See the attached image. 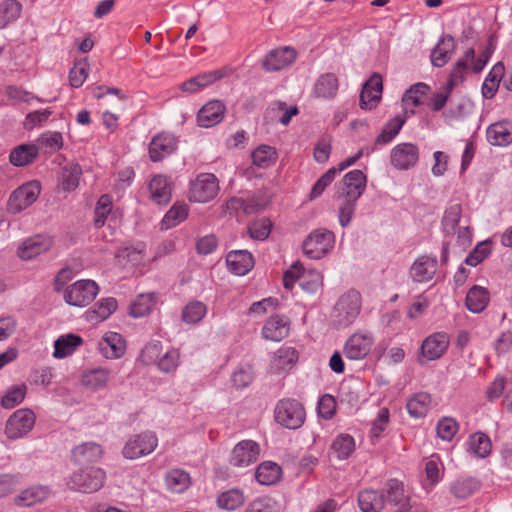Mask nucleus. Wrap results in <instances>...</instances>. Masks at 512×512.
<instances>
[{"label":"nucleus","mask_w":512,"mask_h":512,"mask_svg":"<svg viewBox=\"0 0 512 512\" xmlns=\"http://www.w3.org/2000/svg\"><path fill=\"white\" fill-rule=\"evenodd\" d=\"M474 61V49L469 48L465 51L462 58L458 59L456 63L454 64L449 78L447 80V83L445 84L448 86V90H453L455 87H457L467 75L469 70H472V64Z\"/></svg>","instance_id":"nucleus-21"},{"label":"nucleus","mask_w":512,"mask_h":512,"mask_svg":"<svg viewBox=\"0 0 512 512\" xmlns=\"http://www.w3.org/2000/svg\"><path fill=\"white\" fill-rule=\"evenodd\" d=\"M338 205V220L342 227H346L352 220L358 200H352L348 197H342L337 193Z\"/></svg>","instance_id":"nucleus-52"},{"label":"nucleus","mask_w":512,"mask_h":512,"mask_svg":"<svg viewBox=\"0 0 512 512\" xmlns=\"http://www.w3.org/2000/svg\"><path fill=\"white\" fill-rule=\"evenodd\" d=\"M103 454L102 447L96 442L82 443L72 450V459L78 465L98 461Z\"/></svg>","instance_id":"nucleus-25"},{"label":"nucleus","mask_w":512,"mask_h":512,"mask_svg":"<svg viewBox=\"0 0 512 512\" xmlns=\"http://www.w3.org/2000/svg\"><path fill=\"white\" fill-rule=\"evenodd\" d=\"M406 121V116L397 115L393 119L389 120L378 135L376 142L386 144L392 141L402 129Z\"/></svg>","instance_id":"nucleus-49"},{"label":"nucleus","mask_w":512,"mask_h":512,"mask_svg":"<svg viewBox=\"0 0 512 512\" xmlns=\"http://www.w3.org/2000/svg\"><path fill=\"white\" fill-rule=\"evenodd\" d=\"M22 5L16 0H4L0 3V29L15 22L21 15Z\"/></svg>","instance_id":"nucleus-42"},{"label":"nucleus","mask_w":512,"mask_h":512,"mask_svg":"<svg viewBox=\"0 0 512 512\" xmlns=\"http://www.w3.org/2000/svg\"><path fill=\"white\" fill-rule=\"evenodd\" d=\"M336 400L330 394L322 395L317 401V412L319 417L330 420L336 413Z\"/></svg>","instance_id":"nucleus-60"},{"label":"nucleus","mask_w":512,"mask_h":512,"mask_svg":"<svg viewBox=\"0 0 512 512\" xmlns=\"http://www.w3.org/2000/svg\"><path fill=\"white\" fill-rule=\"evenodd\" d=\"M336 176V168H330L327 170L313 185L309 198L315 200L319 198L325 189L333 182Z\"/></svg>","instance_id":"nucleus-61"},{"label":"nucleus","mask_w":512,"mask_h":512,"mask_svg":"<svg viewBox=\"0 0 512 512\" xmlns=\"http://www.w3.org/2000/svg\"><path fill=\"white\" fill-rule=\"evenodd\" d=\"M480 488V481L474 477H464L457 479L451 485V493L459 498L465 499L471 496Z\"/></svg>","instance_id":"nucleus-41"},{"label":"nucleus","mask_w":512,"mask_h":512,"mask_svg":"<svg viewBox=\"0 0 512 512\" xmlns=\"http://www.w3.org/2000/svg\"><path fill=\"white\" fill-rule=\"evenodd\" d=\"M49 494L50 491L45 486H32L21 491L15 497V503L23 507L32 506L45 500Z\"/></svg>","instance_id":"nucleus-32"},{"label":"nucleus","mask_w":512,"mask_h":512,"mask_svg":"<svg viewBox=\"0 0 512 512\" xmlns=\"http://www.w3.org/2000/svg\"><path fill=\"white\" fill-rule=\"evenodd\" d=\"M112 199L109 195H102L95 207V225L102 227L112 211Z\"/></svg>","instance_id":"nucleus-58"},{"label":"nucleus","mask_w":512,"mask_h":512,"mask_svg":"<svg viewBox=\"0 0 512 512\" xmlns=\"http://www.w3.org/2000/svg\"><path fill=\"white\" fill-rule=\"evenodd\" d=\"M231 73V69L228 67H224L218 70H213L209 72H205L203 74H199L195 77H192L181 84V90L186 93L194 94L205 87L213 84L217 80L222 79L223 77L229 75Z\"/></svg>","instance_id":"nucleus-16"},{"label":"nucleus","mask_w":512,"mask_h":512,"mask_svg":"<svg viewBox=\"0 0 512 512\" xmlns=\"http://www.w3.org/2000/svg\"><path fill=\"white\" fill-rule=\"evenodd\" d=\"M335 235L325 228L313 230L303 241V253L310 259L318 260L326 256L334 247Z\"/></svg>","instance_id":"nucleus-3"},{"label":"nucleus","mask_w":512,"mask_h":512,"mask_svg":"<svg viewBox=\"0 0 512 512\" xmlns=\"http://www.w3.org/2000/svg\"><path fill=\"white\" fill-rule=\"evenodd\" d=\"M69 269H62L55 279V290L62 291L65 302L75 307L88 306L98 295L99 286L91 279H82L73 284L63 287L70 277Z\"/></svg>","instance_id":"nucleus-1"},{"label":"nucleus","mask_w":512,"mask_h":512,"mask_svg":"<svg viewBox=\"0 0 512 512\" xmlns=\"http://www.w3.org/2000/svg\"><path fill=\"white\" fill-rule=\"evenodd\" d=\"M428 89V85L417 83L406 90L402 97V105L406 115L415 113V108L422 103Z\"/></svg>","instance_id":"nucleus-30"},{"label":"nucleus","mask_w":512,"mask_h":512,"mask_svg":"<svg viewBox=\"0 0 512 512\" xmlns=\"http://www.w3.org/2000/svg\"><path fill=\"white\" fill-rule=\"evenodd\" d=\"M375 339L372 333L357 331L345 343L346 352H369L374 346Z\"/></svg>","instance_id":"nucleus-33"},{"label":"nucleus","mask_w":512,"mask_h":512,"mask_svg":"<svg viewBox=\"0 0 512 512\" xmlns=\"http://www.w3.org/2000/svg\"><path fill=\"white\" fill-rule=\"evenodd\" d=\"M274 418L287 429H298L304 423L305 410L297 400L282 399L275 406Z\"/></svg>","instance_id":"nucleus-4"},{"label":"nucleus","mask_w":512,"mask_h":512,"mask_svg":"<svg viewBox=\"0 0 512 512\" xmlns=\"http://www.w3.org/2000/svg\"><path fill=\"white\" fill-rule=\"evenodd\" d=\"M219 192V181L212 173H201L190 182L189 200L195 203H207Z\"/></svg>","instance_id":"nucleus-7"},{"label":"nucleus","mask_w":512,"mask_h":512,"mask_svg":"<svg viewBox=\"0 0 512 512\" xmlns=\"http://www.w3.org/2000/svg\"><path fill=\"white\" fill-rule=\"evenodd\" d=\"M117 309V301L113 297L99 300L89 311L88 317L91 321L100 322L107 319Z\"/></svg>","instance_id":"nucleus-40"},{"label":"nucleus","mask_w":512,"mask_h":512,"mask_svg":"<svg viewBox=\"0 0 512 512\" xmlns=\"http://www.w3.org/2000/svg\"><path fill=\"white\" fill-rule=\"evenodd\" d=\"M224 111L225 107L220 101H210L199 110L197 122L202 127H212L223 119Z\"/></svg>","instance_id":"nucleus-24"},{"label":"nucleus","mask_w":512,"mask_h":512,"mask_svg":"<svg viewBox=\"0 0 512 512\" xmlns=\"http://www.w3.org/2000/svg\"><path fill=\"white\" fill-rule=\"evenodd\" d=\"M462 207L458 203L449 205L442 218V231L445 235H455L456 229L462 226L461 223Z\"/></svg>","instance_id":"nucleus-37"},{"label":"nucleus","mask_w":512,"mask_h":512,"mask_svg":"<svg viewBox=\"0 0 512 512\" xmlns=\"http://www.w3.org/2000/svg\"><path fill=\"white\" fill-rule=\"evenodd\" d=\"M172 185L165 175H155L149 183L150 197L156 204L165 205L171 200Z\"/></svg>","instance_id":"nucleus-23"},{"label":"nucleus","mask_w":512,"mask_h":512,"mask_svg":"<svg viewBox=\"0 0 512 512\" xmlns=\"http://www.w3.org/2000/svg\"><path fill=\"white\" fill-rule=\"evenodd\" d=\"M468 446L471 453L476 457L485 458L490 454L492 445L486 434L477 432L469 437Z\"/></svg>","instance_id":"nucleus-46"},{"label":"nucleus","mask_w":512,"mask_h":512,"mask_svg":"<svg viewBox=\"0 0 512 512\" xmlns=\"http://www.w3.org/2000/svg\"><path fill=\"white\" fill-rule=\"evenodd\" d=\"M53 246V239L47 235H35L25 239L18 247L17 254L22 260H31Z\"/></svg>","instance_id":"nucleus-15"},{"label":"nucleus","mask_w":512,"mask_h":512,"mask_svg":"<svg viewBox=\"0 0 512 512\" xmlns=\"http://www.w3.org/2000/svg\"><path fill=\"white\" fill-rule=\"evenodd\" d=\"M27 386L24 383L9 387L1 398V406L5 409H12L21 404L25 399Z\"/></svg>","instance_id":"nucleus-45"},{"label":"nucleus","mask_w":512,"mask_h":512,"mask_svg":"<svg viewBox=\"0 0 512 512\" xmlns=\"http://www.w3.org/2000/svg\"><path fill=\"white\" fill-rule=\"evenodd\" d=\"M38 148L34 144H21L15 147L9 155L10 163L16 167L26 166L34 161Z\"/></svg>","instance_id":"nucleus-34"},{"label":"nucleus","mask_w":512,"mask_h":512,"mask_svg":"<svg viewBox=\"0 0 512 512\" xmlns=\"http://www.w3.org/2000/svg\"><path fill=\"white\" fill-rule=\"evenodd\" d=\"M279 505L271 497L263 496L254 499L247 507L246 512H278Z\"/></svg>","instance_id":"nucleus-62"},{"label":"nucleus","mask_w":512,"mask_h":512,"mask_svg":"<svg viewBox=\"0 0 512 512\" xmlns=\"http://www.w3.org/2000/svg\"><path fill=\"white\" fill-rule=\"evenodd\" d=\"M155 304L154 295L151 293L140 294L130 305V315L137 318L150 313Z\"/></svg>","instance_id":"nucleus-51"},{"label":"nucleus","mask_w":512,"mask_h":512,"mask_svg":"<svg viewBox=\"0 0 512 512\" xmlns=\"http://www.w3.org/2000/svg\"><path fill=\"white\" fill-rule=\"evenodd\" d=\"M260 455V446L253 440H242L237 443L230 456V464L234 467L245 468L255 463Z\"/></svg>","instance_id":"nucleus-11"},{"label":"nucleus","mask_w":512,"mask_h":512,"mask_svg":"<svg viewBox=\"0 0 512 512\" xmlns=\"http://www.w3.org/2000/svg\"><path fill=\"white\" fill-rule=\"evenodd\" d=\"M491 253V242L483 241L466 257L465 263L469 266H477Z\"/></svg>","instance_id":"nucleus-63"},{"label":"nucleus","mask_w":512,"mask_h":512,"mask_svg":"<svg viewBox=\"0 0 512 512\" xmlns=\"http://www.w3.org/2000/svg\"><path fill=\"white\" fill-rule=\"evenodd\" d=\"M366 183V175L361 170H352L343 177L337 193L342 197L358 200L365 191Z\"/></svg>","instance_id":"nucleus-13"},{"label":"nucleus","mask_w":512,"mask_h":512,"mask_svg":"<svg viewBox=\"0 0 512 512\" xmlns=\"http://www.w3.org/2000/svg\"><path fill=\"white\" fill-rule=\"evenodd\" d=\"M109 379V370L104 368H93L82 373L80 382L86 389L98 391L107 386Z\"/></svg>","instance_id":"nucleus-27"},{"label":"nucleus","mask_w":512,"mask_h":512,"mask_svg":"<svg viewBox=\"0 0 512 512\" xmlns=\"http://www.w3.org/2000/svg\"><path fill=\"white\" fill-rule=\"evenodd\" d=\"M359 507L363 512H380L384 507V496L374 490H364L358 497Z\"/></svg>","instance_id":"nucleus-39"},{"label":"nucleus","mask_w":512,"mask_h":512,"mask_svg":"<svg viewBox=\"0 0 512 512\" xmlns=\"http://www.w3.org/2000/svg\"><path fill=\"white\" fill-rule=\"evenodd\" d=\"M99 347L101 351L110 349L112 352H123L126 349V341L121 334L109 331L103 335Z\"/></svg>","instance_id":"nucleus-55"},{"label":"nucleus","mask_w":512,"mask_h":512,"mask_svg":"<svg viewBox=\"0 0 512 512\" xmlns=\"http://www.w3.org/2000/svg\"><path fill=\"white\" fill-rule=\"evenodd\" d=\"M458 431V424L456 420L450 417H445L438 422L437 435L445 441H451Z\"/></svg>","instance_id":"nucleus-64"},{"label":"nucleus","mask_w":512,"mask_h":512,"mask_svg":"<svg viewBox=\"0 0 512 512\" xmlns=\"http://www.w3.org/2000/svg\"><path fill=\"white\" fill-rule=\"evenodd\" d=\"M83 343V339L76 334L68 333L61 335L55 340L54 352H73Z\"/></svg>","instance_id":"nucleus-56"},{"label":"nucleus","mask_w":512,"mask_h":512,"mask_svg":"<svg viewBox=\"0 0 512 512\" xmlns=\"http://www.w3.org/2000/svg\"><path fill=\"white\" fill-rule=\"evenodd\" d=\"M382 77L380 74H373L364 84L360 94V107L364 110H372L381 100Z\"/></svg>","instance_id":"nucleus-18"},{"label":"nucleus","mask_w":512,"mask_h":512,"mask_svg":"<svg viewBox=\"0 0 512 512\" xmlns=\"http://www.w3.org/2000/svg\"><path fill=\"white\" fill-rule=\"evenodd\" d=\"M35 421L36 416L32 410L18 409L7 419L4 433L11 440L21 439L33 429Z\"/></svg>","instance_id":"nucleus-8"},{"label":"nucleus","mask_w":512,"mask_h":512,"mask_svg":"<svg viewBox=\"0 0 512 512\" xmlns=\"http://www.w3.org/2000/svg\"><path fill=\"white\" fill-rule=\"evenodd\" d=\"M189 207L184 202H175L161 220V229L168 230L182 223L188 216Z\"/></svg>","instance_id":"nucleus-35"},{"label":"nucleus","mask_w":512,"mask_h":512,"mask_svg":"<svg viewBox=\"0 0 512 512\" xmlns=\"http://www.w3.org/2000/svg\"><path fill=\"white\" fill-rule=\"evenodd\" d=\"M157 446L158 437L156 433L144 431L128 438L122 449V455L126 459L136 460L151 454Z\"/></svg>","instance_id":"nucleus-5"},{"label":"nucleus","mask_w":512,"mask_h":512,"mask_svg":"<svg viewBox=\"0 0 512 512\" xmlns=\"http://www.w3.org/2000/svg\"><path fill=\"white\" fill-rule=\"evenodd\" d=\"M455 40L451 35L443 36L431 52V62L435 67H443L455 50Z\"/></svg>","instance_id":"nucleus-28"},{"label":"nucleus","mask_w":512,"mask_h":512,"mask_svg":"<svg viewBox=\"0 0 512 512\" xmlns=\"http://www.w3.org/2000/svg\"><path fill=\"white\" fill-rule=\"evenodd\" d=\"M272 223L268 218H261L253 221L248 231L251 238L255 240H265L271 233Z\"/></svg>","instance_id":"nucleus-59"},{"label":"nucleus","mask_w":512,"mask_h":512,"mask_svg":"<svg viewBox=\"0 0 512 512\" xmlns=\"http://www.w3.org/2000/svg\"><path fill=\"white\" fill-rule=\"evenodd\" d=\"M438 269L436 256L420 255L410 267V277L416 283H426L433 279Z\"/></svg>","instance_id":"nucleus-14"},{"label":"nucleus","mask_w":512,"mask_h":512,"mask_svg":"<svg viewBox=\"0 0 512 512\" xmlns=\"http://www.w3.org/2000/svg\"><path fill=\"white\" fill-rule=\"evenodd\" d=\"M218 506L226 510H235L244 503V496L240 490L231 489L218 496Z\"/></svg>","instance_id":"nucleus-54"},{"label":"nucleus","mask_w":512,"mask_h":512,"mask_svg":"<svg viewBox=\"0 0 512 512\" xmlns=\"http://www.w3.org/2000/svg\"><path fill=\"white\" fill-rule=\"evenodd\" d=\"M486 140L492 146L507 147L512 144V121L501 119L486 129Z\"/></svg>","instance_id":"nucleus-17"},{"label":"nucleus","mask_w":512,"mask_h":512,"mask_svg":"<svg viewBox=\"0 0 512 512\" xmlns=\"http://www.w3.org/2000/svg\"><path fill=\"white\" fill-rule=\"evenodd\" d=\"M82 175V169L77 163H68L60 173L59 186L65 192L74 191L78 185Z\"/></svg>","instance_id":"nucleus-31"},{"label":"nucleus","mask_w":512,"mask_h":512,"mask_svg":"<svg viewBox=\"0 0 512 512\" xmlns=\"http://www.w3.org/2000/svg\"><path fill=\"white\" fill-rule=\"evenodd\" d=\"M177 147L174 135L159 133L154 136L149 145V155L152 161H160L172 154Z\"/></svg>","instance_id":"nucleus-19"},{"label":"nucleus","mask_w":512,"mask_h":512,"mask_svg":"<svg viewBox=\"0 0 512 512\" xmlns=\"http://www.w3.org/2000/svg\"><path fill=\"white\" fill-rule=\"evenodd\" d=\"M226 263L232 273L243 276L253 268L254 259L247 250H235L227 254Z\"/></svg>","instance_id":"nucleus-22"},{"label":"nucleus","mask_w":512,"mask_h":512,"mask_svg":"<svg viewBox=\"0 0 512 512\" xmlns=\"http://www.w3.org/2000/svg\"><path fill=\"white\" fill-rule=\"evenodd\" d=\"M339 83L335 74L325 73L317 78L313 86V96L322 99H333L338 92Z\"/></svg>","instance_id":"nucleus-26"},{"label":"nucleus","mask_w":512,"mask_h":512,"mask_svg":"<svg viewBox=\"0 0 512 512\" xmlns=\"http://www.w3.org/2000/svg\"><path fill=\"white\" fill-rule=\"evenodd\" d=\"M490 301L489 291L482 286L474 285L466 295V307L472 313L482 312Z\"/></svg>","instance_id":"nucleus-29"},{"label":"nucleus","mask_w":512,"mask_h":512,"mask_svg":"<svg viewBox=\"0 0 512 512\" xmlns=\"http://www.w3.org/2000/svg\"><path fill=\"white\" fill-rule=\"evenodd\" d=\"M168 490L174 493L184 492L191 484L190 475L182 469H172L165 475Z\"/></svg>","instance_id":"nucleus-38"},{"label":"nucleus","mask_w":512,"mask_h":512,"mask_svg":"<svg viewBox=\"0 0 512 512\" xmlns=\"http://www.w3.org/2000/svg\"><path fill=\"white\" fill-rule=\"evenodd\" d=\"M355 450V440L349 434L338 435L331 445L332 453L340 460H345Z\"/></svg>","instance_id":"nucleus-43"},{"label":"nucleus","mask_w":512,"mask_h":512,"mask_svg":"<svg viewBox=\"0 0 512 512\" xmlns=\"http://www.w3.org/2000/svg\"><path fill=\"white\" fill-rule=\"evenodd\" d=\"M276 159V150L267 145H260L252 153L253 164L259 168H267L273 165Z\"/></svg>","instance_id":"nucleus-50"},{"label":"nucleus","mask_w":512,"mask_h":512,"mask_svg":"<svg viewBox=\"0 0 512 512\" xmlns=\"http://www.w3.org/2000/svg\"><path fill=\"white\" fill-rule=\"evenodd\" d=\"M301 288L308 293H316L323 286V275L315 269L303 268L302 276L300 277Z\"/></svg>","instance_id":"nucleus-48"},{"label":"nucleus","mask_w":512,"mask_h":512,"mask_svg":"<svg viewBox=\"0 0 512 512\" xmlns=\"http://www.w3.org/2000/svg\"><path fill=\"white\" fill-rule=\"evenodd\" d=\"M419 160V148L416 144L405 142L397 144L390 153V161L397 170L413 168Z\"/></svg>","instance_id":"nucleus-10"},{"label":"nucleus","mask_w":512,"mask_h":512,"mask_svg":"<svg viewBox=\"0 0 512 512\" xmlns=\"http://www.w3.org/2000/svg\"><path fill=\"white\" fill-rule=\"evenodd\" d=\"M296 59L293 48L283 47L270 51L263 60V68L266 71H278L291 65Z\"/></svg>","instance_id":"nucleus-20"},{"label":"nucleus","mask_w":512,"mask_h":512,"mask_svg":"<svg viewBox=\"0 0 512 512\" xmlns=\"http://www.w3.org/2000/svg\"><path fill=\"white\" fill-rule=\"evenodd\" d=\"M450 338L445 332H436L428 336L421 345L420 352H446Z\"/></svg>","instance_id":"nucleus-47"},{"label":"nucleus","mask_w":512,"mask_h":512,"mask_svg":"<svg viewBox=\"0 0 512 512\" xmlns=\"http://www.w3.org/2000/svg\"><path fill=\"white\" fill-rule=\"evenodd\" d=\"M89 63L87 59L77 62L70 70L69 81L72 87L79 88L88 77Z\"/></svg>","instance_id":"nucleus-57"},{"label":"nucleus","mask_w":512,"mask_h":512,"mask_svg":"<svg viewBox=\"0 0 512 512\" xmlns=\"http://www.w3.org/2000/svg\"><path fill=\"white\" fill-rule=\"evenodd\" d=\"M281 477V468L271 461L262 462L255 471V478L261 485H273Z\"/></svg>","instance_id":"nucleus-36"},{"label":"nucleus","mask_w":512,"mask_h":512,"mask_svg":"<svg viewBox=\"0 0 512 512\" xmlns=\"http://www.w3.org/2000/svg\"><path fill=\"white\" fill-rule=\"evenodd\" d=\"M431 406V398L427 393H418L407 402L408 413L415 418L424 417Z\"/></svg>","instance_id":"nucleus-44"},{"label":"nucleus","mask_w":512,"mask_h":512,"mask_svg":"<svg viewBox=\"0 0 512 512\" xmlns=\"http://www.w3.org/2000/svg\"><path fill=\"white\" fill-rule=\"evenodd\" d=\"M41 185L38 181H29L16 188L10 194L6 210L10 214H18L30 207L39 197Z\"/></svg>","instance_id":"nucleus-6"},{"label":"nucleus","mask_w":512,"mask_h":512,"mask_svg":"<svg viewBox=\"0 0 512 512\" xmlns=\"http://www.w3.org/2000/svg\"><path fill=\"white\" fill-rule=\"evenodd\" d=\"M207 313V308L200 301H192L188 303L182 311V319L188 324H196L200 322Z\"/></svg>","instance_id":"nucleus-53"},{"label":"nucleus","mask_w":512,"mask_h":512,"mask_svg":"<svg viewBox=\"0 0 512 512\" xmlns=\"http://www.w3.org/2000/svg\"><path fill=\"white\" fill-rule=\"evenodd\" d=\"M362 306L358 291L349 290L339 297L331 313L332 321L342 327L351 325L359 316Z\"/></svg>","instance_id":"nucleus-2"},{"label":"nucleus","mask_w":512,"mask_h":512,"mask_svg":"<svg viewBox=\"0 0 512 512\" xmlns=\"http://www.w3.org/2000/svg\"><path fill=\"white\" fill-rule=\"evenodd\" d=\"M291 330L289 317L281 314L270 316L264 323L261 334L265 340L281 342L288 337Z\"/></svg>","instance_id":"nucleus-12"},{"label":"nucleus","mask_w":512,"mask_h":512,"mask_svg":"<svg viewBox=\"0 0 512 512\" xmlns=\"http://www.w3.org/2000/svg\"><path fill=\"white\" fill-rule=\"evenodd\" d=\"M105 472L101 468L91 467L74 473L68 486L71 489L91 493L98 491L104 484Z\"/></svg>","instance_id":"nucleus-9"}]
</instances>
